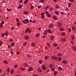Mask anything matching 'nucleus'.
<instances>
[{
	"instance_id": "obj_1",
	"label": "nucleus",
	"mask_w": 76,
	"mask_h": 76,
	"mask_svg": "<svg viewBox=\"0 0 76 76\" xmlns=\"http://www.w3.org/2000/svg\"><path fill=\"white\" fill-rule=\"evenodd\" d=\"M25 33H28V34H31V31L30 30V29L27 28L25 31Z\"/></svg>"
},
{
	"instance_id": "obj_2",
	"label": "nucleus",
	"mask_w": 76,
	"mask_h": 76,
	"mask_svg": "<svg viewBox=\"0 0 76 76\" xmlns=\"http://www.w3.org/2000/svg\"><path fill=\"white\" fill-rule=\"evenodd\" d=\"M23 23H24L25 24H27L28 22H29V20L28 19H26L24 20V21H22Z\"/></svg>"
},
{
	"instance_id": "obj_3",
	"label": "nucleus",
	"mask_w": 76,
	"mask_h": 76,
	"mask_svg": "<svg viewBox=\"0 0 76 76\" xmlns=\"http://www.w3.org/2000/svg\"><path fill=\"white\" fill-rule=\"evenodd\" d=\"M57 26H58V27L59 28H60L61 26L62 25H61V23H60V22H58Z\"/></svg>"
},
{
	"instance_id": "obj_4",
	"label": "nucleus",
	"mask_w": 76,
	"mask_h": 76,
	"mask_svg": "<svg viewBox=\"0 0 76 76\" xmlns=\"http://www.w3.org/2000/svg\"><path fill=\"white\" fill-rule=\"evenodd\" d=\"M41 67L43 70H46V68L44 65H42L41 66Z\"/></svg>"
},
{
	"instance_id": "obj_5",
	"label": "nucleus",
	"mask_w": 76,
	"mask_h": 76,
	"mask_svg": "<svg viewBox=\"0 0 76 76\" xmlns=\"http://www.w3.org/2000/svg\"><path fill=\"white\" fill-rule=\"evenodd\" d=\"M72 48L74 51H76V47L75 46H72Z\"/></svg>"
},
{
	"instance_id": "obj_6",
	"label": "nucleus",
	"mask_w": 76,
	"mask_h": 76,
	"mask_svg": "<svg viewBox=\"0 0 76 76\" xmlns=\"http://www.w3.org/2000/svg\"><path fill=\"white\" fill-rule=\"evenodd\" d=\"M25 39L27 40L29 39V36L28 35L25 36L24 37Z\"/></svg>"
},
{
	"instance_id": "obj_7",
	"label": "nucleus",
	"mask_w": 76,
	"mask_h": 76,
	"mask_svg": "<svg viewBox=\"0 0 76 76\" xmlns=\"http://www.w3.org/2000/svg\"><path fill=\"white\" fill-rule=\"evenodd\" d=\"M14 72H15V71H14V69H11L10 70V73L11 74H13V73H14Z\"/></svg>"
},
{
	"instance_id": "obj_8",
	"label": "nucleus",
	"mask_w": 76,
	"mask_h": 76,
	"mask_svg": "<svg viewBox=\"0 0 76 76\" xmlns=\"http://www.w3.org/2000/svg\"><path fill=\"white\" fill-rule=\"evenodd\" d=\"M60 41L61 42H65L66 41V39H65L64 38H62L61 39Z\"/></svg>"
},
{
	"instance_id": "obj_9",
	"label": "nucleus",
	"mask_w": 76,
	"mask_h": 76,
	"mask_svg": "<svg viewBox=\"0 0 76 76\" xmlns=\"http://www.w3.org/2000/svg\"><path fill=\"white\" fill-rule=\"evenodd\" d=\"M54 26V24H50L49 26V28H53V27Z\"/></svg>"
},
{
	"instance_id": "obj_10",
	"label": "nucleus",
	"mask_w": 76,
	"mask_h": 76,
	"mask_svg": "<svg viewBox=\"0 0 76 76\" xmlns=\"http://www.w3.org/2000/svg\"><path fill=\"white\" fill-rule=\"evenodd\" d=\"M33 70V68L31 67H30L28 70V72H31Z\"/></svg>"
},
{
	"instance_id": "obj_11",
	"label": "nucleus",
	"mask_w": 76,
	"mask_h": 76,
	"mask_svg": "<svg viewBox=\"0 0 76 76\" xmlns=\"http://www.w3.org/2000/svg\"><path fill=\"white\" fill-rule=\"evenodd\" d=\"M50 37H51V40H52V41H53V40L55 38L54 36H51Z\"/></svg>"
},
{
	"instance_id": "obj_12",
	"label": "nucleus",
	"mask_w": 76,
	"mask_h": 76,
	"mask_svg": "<svg viewBox=\"0 0 76 76\" xmlns=\"http://www.w3.org/2000/svg\"><path fill=\"white\" fill-rule=\"evenodd\" d=\"M71 38L72 39V40H74V39H75V35H72L71 36Z\"/></svg>"
},
{
	"instance_id": "obj_13",
	"label": "nucleus",
	"mask_w": 76,
	"mask_h": 76,
	"mask_svg": "<svg viewBox=\"0 0 76 76\" xmlns=\"http://www.w3.org/2000/svg\"><path fill=\"white\" fill-rule=\"evenodd\" d=\"M49 67L50 68H53V67L54 66H53V64H50L49 65Z\"/></svg>"
},
{
	"instance_id": "obj_14",
	"label": "nucleus",
	"mask_w": 76,
	"mask_h": 76,
	"mask_svg": "<svg viewBox=\"0 0 76 76\" xmlns=\"http://www.w3.org/2000/svg\"><path fill=\"white\" fill-rule=\"evenodd\" d=\"M28 0H25L24 1V3L25 5H26V4H27V3H28Z\"/></svg>"
},
{
	"instance_id": "obj_15",
	"label": "nucleus",
	"mask_w": 76,
	"mask_h": 76,
	"mask_svg": "<svg viewBox=\"0 0 76 76\" xmlns=\"http://www.w3.org/2000/svg\"><path fill=\"white\" fill-rule=\"evenodd\" d=\"M58 45V44L57 43H54L53 44V45L54 47H56V46H57Z\"/></svg>"
},
{
	"instance_id": "obj_16",
	"label": "nucleus",
	"mask_w": 76,
	"mask_h": 76,
	"mask_svg": "<svg viewBox=\"0 0 76 76\" xmlns=\"http://www.w3.org/2000/svg\"><path fill=\"white\" fill-rule=\"evenodd\" d=\"M53 19H55V20H57L58 19L57 17L56 16H53Z\"/></svg>"
},
{
	"instance_id": "obj_17",
	"label": "nucleus",
	"mask_w": 76,
	"mask_h": 76,
	"mask_svg": "<svg viewBox=\"0 0 76 76\" xmlns=\"http://www.w3.org/2000/svg\"><path fill=\"white\" fill-rule=\"evenodd\" d=\"M59 30L61 32H62V31H63L64 29L63 28H59Z\"/></svg>"
},
{
	"instance_id": "obj_18",
	"label": "nucleus",
	"mask_w": 76,
	"mask_h": 76,
	"mask_svg": "<svg viewBox=\"0 0 76 76\" xmlns=\"http://www.w3.org/2000/svg\"><path fill=\"white\" fill-rule=\"evenodd\" d=\"M22 6L21 5H19V6L18 7V9H22Z\"/></svg>"
},
{
	"instance_id": "obj_19",
	"label": "nucleus",
	"mask_w": 76,
	"mask_h": 76,
	"mask_svg": "<svg viewBox=\"0 0 76 76\" xmlns=\"http://www.w3.org/2000/svg\"><path fill=\"white\" fill-rule=\"evenodd\" d=\"M44 2V0H40L39 3H43Z\"/></svg>"
},
{
	"instance_id": "obj_20",
	"label": "nucleus",
	"mask_w": 76,
	"mask_h": 76,
	"mask_svg": "<svg viewBox=\"0 0 76 76\" xmlns=\"http://www.w3.org/2000/svg\"><path fill=\"white\" fill-rule=\"evenodd\" d=\"M65 34L66 33H65L64 32H62L61 33V35H62L63 36L65 35Z\"/></svg>"
},
{
	"instance_id": "obj_21",
	"label": "nucleus",
	"mask_w": 76,
	"mask_h": 76,
	"mask_svg": "<svg viewBox=\"0 0 76 76\" xmlns=\"http://www.w3.org/2000/svg\"><path fill=\"white\" fill-rule=\"evenodd\" d=\"M63 63L64 64H67V61L66 60H64V61H63Z\"/></svg>"
},
{
	"instance_id": "obj_22",
	"label": "nucleus",
	"mask_w": 76,
	"mask_h": 76,
	"mask_svg": "<svg viewBox=\"0 0 76 76\" xmlns=\"http://www.w3.org/2000/svg\"><path fill=\"white\" fill-rule=\"evenodd\" d=\"M62 69H63V68H61V66L59 67L58 68V70L60 71H61L62 70Z\"/></svg>"
},
{
	"instance_id": "obj_23",
	"label": "nucleus",
	"mask_w": 76,
	"mask_h": 76,
	"mask_svg": "<svg viewBox=\"0 0 76 76\" xmlns=\"http://www.w3.org/2000/svg\"><path fill=\"white\" fill-rule=\"evenodd\" d=\"M51 30H48V29L47 30V32H49V33L50 34H51Z\"/></svg>"
},
{
	"instance_id": "obj_24",
	"label": "nucleus",
	"mask_w": 76,
	"mask_h": 76,
	"mask_svg": "<svg viewBox=\"0 0 76 76\" xmlns=\"http://www.w3.org/2000/svg\"><path fill=\"white\" fill-rule=\"evenodd\" d=\"M3 63L4 64H7V62L6 60H4L3 61Z\"/></svg>"
},
{
	"instance_id": "obj_25",
	"label": "nucleus",
	"mask_w": 76,
	"mask_h": 76,
	"mask_svg": "<svg viewBox=\"0 0 76 76\" xmlns=\"http://www.w3.org/2000/svg\"><path fill=\"white\" fill-rule=\"evenodd\" d=\"M31 45L32 47H34L35 45L34 43H31Z\"/></svg>"
},
{
	"instance_id": "obj_26",
	"label": "nucleus",
	"mask_w": 76,
	"mask_h": 76,
	"mask_svg": "<svg viewBox=\"0 0 76 76\" xmlns=\"http://www.w3.org/2000/svg\"><path fill=\"white\" fill-rule=\"evenodd\" d=\"M39 36V33H37L36 35V37H38Z\"/></svg>"
},
{
	"instance_id": "obj_27",
	"label": "nucleus",
	"mask_w": 76,
	"mask_h": 76,
	"mask_svg": "<svg viewBox=\"0 0 76 76\" xmlns=\"http://www.w3.org/2000/svg\"><path fill=\"white\" fill-rule=\"evenodd\" d=\"M51 70L53 72H54V71H55V68H53L51 69Z\"/></svg>"
},
{
	"instance_id": "obj_28",
	"label": "nucleus",
	"mask_w": 76,
	"mask_h": 76,
	"mask_svg": "<svg viewBox=\"0 0 76 76\" xmlns=\"http://www.w3.org/2000/svg\"><path fill=\"white\" fill-rule=\"evenodd\" d=\"M55 14H56V15H58V12H57L56 11H55Z\"/></svg>"
},
{
	"instance_id": "obj_29",
	"label": "nucleus",
	"mask_w": 76,
	"mask_h": 76,
	"mask_svg": "<svg viewBox=\"0 0 76 76\" xmlns=\"http://www.w3.org/2000/svg\"><path fill=\"white\" fill-rule=\"evenodd\" d=\"M49 8V6H46L45 8V10H47V9L48 8Z\"/></svg>"
},
{
	"instance_id": "obj_30",
	"label": "nucleus",
	"mask_w": 76,
	"mask_h": 76,
	"mask_svg": "<svg viewBox=\"0 0 76 76\" xmlns=\"http://www.w3.org/2000/svg\"><path fill=\"white\" fill-rule=\"evenodd\" d=\"M7 72L8 73H10V68H9L7 69Z\"/></svg>"
},
{
	"instance_id": "obj_31",
	"label": "nucleus",
	"mask_w": 76,
	"mask_h": 76,
	"mask_svg": "<svg viewBox=\"0 0 76 76\" xmlns=\"http://www.w3.org/2000/svg\"><path fill=\"white\" fill-rule=\"evenodd\" d=\"M57 60H58V61H61V58H60L59 57H58V58L57 59Z\"/></svg>"
},
{
	"instance_id": "obj_32",
	"label": "nucleus",
	"mask_w": 76,
	"mask_h": 76,
	"mask_svg": "<svg viewBox=\"0 0 76 76\" xmlns=\"http://www.w3.org/2000/svg\"><path fill=\"white\" fill-rule=\"evenodd\" d=\"M59 6H58V5H56V9H59Z\"/></svg>"
},
{
	"instance_id": "obj_33",
	"label": "nucleus",
	"mask_w": 76,
	"mask_h": 76,
	"mask_svg": "<svg viewBox=\"0 0 76 76\" xmlns=\"http://www.w3.org/2000/svg\"><path fill=\"white\" fill-rule=\"evenodd\" d=\"M76 29V28H75V27H73L72 28V31H75V29Z\"/></svg>"
},
{
	"instance_id": "obj_34",
	"label": "nucleus",
	"mask_w": 76,
	"mask_h": 76,
	"mask_svg": "<svg viewBox=\"0 0 76 76\" xmlns=\"http://www.w3.org/2000/svg\"><path fill=\"white\" fill-rule=\"evenodd\" d=\"M5 35L6 36H8V34L7 33V31H5Z\"/></svg>"
},
{
	"instance_id": "obj_35",
	"label": "nucleus",
	"mask_w": 76,
	"mask_h": 76,
	"mask_svg": "<svg viewBox=\"0 0 76 76\" xmlns=\"http://www.w3.org/2000/svg\"><path fill=\"white\" fill-rule=\"evenodd\" d=\"M69 1L71 3H73L74 2V1L73 0H69Z\"/></svg>"
},
{
	"instance_id": "obj_36",
	"label": "nucleus",
	"mask_w": 76,
	"mask_h": 76,
	"mask_svg": "<svg viewBox=\"0 0 76 76\" xmlns=\"http://www.w3.org/2000/svg\"><path fill=\"white\" fill-rule=\"evenodd\" d=\"M1 24L4 25V21H2L1 23Z\"/></svg>"
},
{
	"instance_id": "obj_37",
	"label": "nucleus",
	"mask_w": 76,
	"mask_h": 76,
	"mask_svg": "<svg viewBox=\"0 0 76 76\" xmlns=\"http://www.w3.org/2000/svg\"><path fill=\"white\" fill-rule=\"evenodd\" d=\"M32 23H37V21L35 20H34L32 21Z\"/></svg>"
},
{
	"instance_id": "obj_38",
	"label": "nucleus",
	"mask_w": 76,
	"mask_h": 76,
	"mask_svg": "<svg viewBox=\"0 0 76 76\" xmlns=\"http://www.w3.org/2000/svg\"><path fill=\"white\" fill-rule=\"evenodd\" d=\"M62 55H63L61 53H59L58 54V56H61Z\"/></svg>"
},
{
	"instance_id": "obj_39",
	"label": "nucleus",
	"mask_w": 76,
	"mask_h": 76,
	"mask_svg": "<svg viewBox=\"0 0 76 76\" xmlns=\"http://www.w3.org/2000/svg\"><path fill=\"white\" fill-rule=\"evenodd\" d=\"M57 74V72H54V75H55H55H56Z\"/></svg>"
},
{
	"instance_id": "obj_40",
	"label": "nucleus",
	"mask_w": 76,
	"mask_h": 76,
	"mask_svg": "<svg viewBox=\"0 0 76 76\" xmlns=\"http://www.w3.org/2000/svg\"><path fill=\"white\" fill-rule=\"evenodd\" d=\"M3 24H1L0 25V28H2V27H3Z\"/></svg>"
},
{
	"instance_id": "obj_41",
	"label": "nucleus",
	"mask_w": 76,
	"mask_h": 76,
	"mask_svg": "<svg viewBox=\"0 0 76 76\" xmlns=\"http://www.w3.org/2000/svg\"><path fill=\"white\" fill-rule=\"evenodd\" d=\"M26 44H27V42H24L23 44V45H24V46H25L26 45Z\"/></svg>"
},
{
	"instance_id": "obj_42",
	"label": "nucleus",
	"mask_w": 76,
	"mask_h": 76,
	"mask_svg": "<svg viewBox=\"0 0 76 76\" xmlns=\"http://www.w3.org/2000/svg\"><path fill=\"white\" fill-rule=\"evenodd\" d=\"M11 45L13 47L15 45V43L14 42H12L11 44Z\"/></svg>"
},
{
	"instance_id": "obj_43",
	"label": "nucleus",
	"mask_w": 76,
	"mask_h": 76,
	"mask_svg": "<svg viewBox=\"0 0 76 76\" xmlns=\"http://www.w3.org/2000/svg\"><path fill=\"white\" fill-rule=\"evenodd\" d=\"M4 35H5V34H4V33H2L1 34V36L2 37H4Z\"/></svg>"
},
{
	"instance_id": "obj_44",
	"label": "nucleus",
	"mask_w": 76,
	"mask_h": 76,
	"mask_svg": "<svg viewBox=\"0 0 76 76\" xmlns=\"http://www.w3.org/2000/svg\"><path fill=\"white\" fill-rule=\"evenodd\" d=\"M25 67H28V64L26 63L25 64Z\"/></svg>"
},
{
	"instance_id": "obj_45",
	"label": "nucleus",
	"mask_w": 76,
	"mask_h": 76,
	"mask_svg": "<svg viewBox=\"0 0 76 76\" xmlns=\"http://www.w3.org/2000/svg\"><path fill=\"white\" fill-rule=\"evenodd\" d=\"M45 60H47L48 59V56H45Z\"/></svg>"
},
{
	"instance_id": "obj_46",
	"label": "nucleus",
	"mask_w": 76,
	"mask_h": 76,
	"mask_svg": "<svg viewBox=\"0 0 76 76\" xmlns=\"http://www.w3.org/2000/svg\"><path fill=\"white\" fill-rule=\"evenodd\" d=\"M71 4H72V3H71L69 4L68 5V6L69 7H70V5H71Z\"/></svg>"
},
{
	"instance_id": "obj_47",
	"label": "nucleus",
	"mask_w": 76,
	"mask_h": 76,
	"mask_svg": "<svg viewBox=\"0 0 76 76\" xmlns=\"http://www.w3.org/2000/svg\"><path fill=\"white\" fill-rule=\"evenodd\" d=\"M50 16L51 15H50V14H48L47 16L48 17V18H50Z\"/></svg>"
},
{
	"instance_id": "obj_48",
	"label": "nucleus",
	"mask_w": 76,
	"mask_h": 76,
	"mask_svg": "<svg viewBox=\"0 0 76 76\" xmlns=\"http://www.w3.org/2000/svg\"><path fill=\"white\" fill-rule=\"evenodd\" d=\"M37 71H38L39 72H41V70L40 69H37Z\"/></svg>"
},
{
	"instance_id": "obj_49",
	"label": "nucleus",
	"mask_w": 76,
	"mask_h": 76,
	"mask_svg": "<svg viewBox=\"0 0 76 76\" xmlns=\"http://www.w3.org/2000/svg\"><path fill=\"white\" fill-rule=\"evenodd\" d=\"M20 69L21 70H23V71L25 70V68H20Z\"/></svg>"
},
{
	"instance_id": "obj_50",
	"label": "nucleus",
	"mask_w": 76,
	"mask_h": 76,
	"mask_svg": "<svg viewBox=\"0 0 76 76\" xmlns=\"http://www.w3.org/2000/svg\"><path fill=\"white\" fill-rule=\"evenodd\" d=\"M42 61L40 60L39 61V63L40 64H41V63H42Z\"/></svg>"
},
{
	"instance_id": "obj_51",
	"label": "nucleus",
	"mask_w": 76,
	"mask_h": 76,
	"mask_svg": "<svg viewBox=\"0 0 76 76\" xmlns=\"http://www.w3.org/2000/svg\"><path fill=\"white\" fill-rule=\"evenodd\" d=\"M18 26H20V23H17Z\"/></svg>"
},
{
	"instance_id": "obj_52",
	"label": "nucleus",
	"mask_w": 76,
	"mask_h": 76,
	"mask_svg": "<svg viewBox=\"0 0 76 76\" xmlns=\"http://www.w3.org/2000/svg\"><path fill=\"white\" fill-rule=\"evenodd\" d=\"M52 10H53V7H50V10H49L50 11H52Z\"/></svg>"
},
{
	"instance_id": "obj_53",
	"label": "nucleus",
	"mask_w": 76,
	"mask_h": 76,
	"mask_svg": "<svg viewBox=\"0 0 76 76\" xmlns=\"http://www.w3.org/2000/svg\"><path fill=\"white\" fill-rule=\"evenodd\" d=\"M24 15H26V14H27V12L24 11Z\"/></svg>"
},
{
	"instance_id": "obj_54",
	"label": "nucleus",
	"mask_w": 76,
	"mask_h": 76,
	"mask_svg": "<svg viewBox=\"0 0 76 76\" xmlns=\"http://www.w3.org/2000/svg\"><path fill=\"white\" fill-rule=\"evenodd\" d=\"M34 7L32 5H31V9H34Z\"/></svg>"
},
{
	"instance_id": "obj_55",
	"label": "nucleus",
	"mask_w": 76,
	"mask_h": 76,
	"mask_svg": "<svg viewBox=\"0 0 76 76\" xmlns=\"http://www.w3.org/2000/svg\"><path fill=\"white\" fill-rule=\"evenodd\" d=\"M9 48L10 49L11 48V46L10 45H8Z\"/></svg>"
},
{
	"instance_id": "obj_56",
	"label": "nucleus",
	"mask_w": 76,
	"mask_h": 76,
	"mask_svg": "<svg viewBox=\"0 0 76 76\" xmlns=\"http://www.w3.org/2000/svg\"><path fill=\"white\" fill-rule=\"evenodd\" d=\"M68 29L69 31V32H71V28H68Z\"/></svg>"
},
{
	"instance_id": "obj_57",
	"label": "nucleus",
	"mask_w": 76,
	"mask_h": 76,
	"mask_svg": "<svg viewBox=\"0 0 76 76\" xmlns=\"http://www.w3.org/2000/svg\"><path fill=\"white\" fill-rule=\"evenodd\" d=\"M54 56H52L51 57V58L52 59H54Z\"/></svg>"
},
{
	"instance_id": "obj_58",
	"label": "nucleus",
	"mask_w": 76,
	"mask_h": 76,
	"mask_svg": "<svg viewBox=\"0 0 76 76\" xmlns=\"http://www.w3.org/2000/svg\"><path fill=\"white\" fill-rule=\"evenodd\" d=\"M14 67L15 68H17L18 67V65L17 64H16L15 66H14Z\"/></svg>"
},
{
	"instance_id": "obj_59",
	"label": "nucleus",
	"mask_w": 76,
	"mask_h": 76,
	"mask_svg": "<svg viewBox=\"0 0 76 76\" xmlns=\"http://www.w3.org/2000/svg\"><path fill=\"white\" fill-rule=\"evenodd\" d=\"M11 10H11V9H7V11L8 12H9L10 11H11Z\"/></svg>"
},
{
	"instance_id": "obj_60",
	"label": "nucleus",
	"mask_w": 76,
	"mask_h": 76,
	"mask_svg": "<svg viewBox=\"0 0 76 76\" xmlns=\"http://www.w3.org/2000/svg\"><path fill=\"white\" fill-rule=\"evenodd\" d=\"M16 20H17V21L18 22H19V19H18V18H16Z\"/></svg>"
},
{
	"instance_id": "obj_61",
	"label": "nucleus",
	"mask_w": 76,
	"mask_h": 76,
	"mask_svg": "<svg viewBox=\"0 0 76 76\" xmlns=\"http://www.w3.org/2000/svg\"><path fill=\"white\" fill-rule=\"evenodd\" d=\"M45 12H43L41 14V15H45Z\"/></svg>"
},
{
	"instance_id": "obj_62",
	"label": "nucleus",
	"mask_w": 76,
	"mask_h": 76,
	"mask_svg": "<svg viewBox=\"0 0 76 76\" xmlns=\"http://www.w3.org/2000/svg\"><path fill=\"white\" fill-rule=\"evenodd\" d=\"M45 13H46V15H47V14H48V11H46Z\"/></svg>"
},
{
	"instance_id": "obj_63",
	"label": "nucleus",
	"mask_w": 76,
	"mask_h": 76,
	"mask_svg": "<svg viewBox=\"0 0 76 76\" xmlns=\"http://www.w3.org/2000/svg\"><path fill=\"white\" fill-rule=\"evenodd\" d=\"M58 59V58H57L56 57H54V60H57V59Z\"/></svg>"
},
{
	"instance_id": "obj_64",
	"label": "nucleus",
	"mask_w": 76,
	"mask_h": 76,
	"mask_svg": "<svg viewBox=\"0 0 76 76\" xmlns=\"http://www.w3.org/2000/svg\"><path fill=\"white\" fill-rule=\"evenodd\" d=\"M41 7V6L40 5L38 7V9H39V8H40Z\"/></svg>"
}]
</instances>
